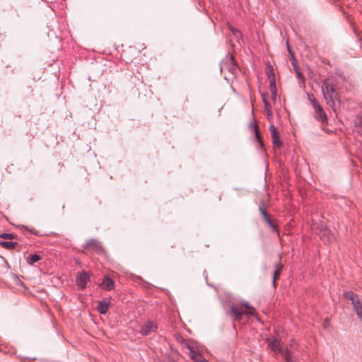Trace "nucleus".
Listing matches in <instances>:
<instances>
[{
	"label": "nucleus",
	"mask_w": 362,
	"mask_h": 362,
	"mask_svg": "<svg viewBox=\"0 0 362 362\" xmlns=\"http://www.w3.org/2000/svg\"><path fill=\"white\" fill-rule=\"evenodd\" d=\"M323 97L327 104L333 107L335 105L334 100L340 101L339 95L336 90L334 86L329 83L328 80H325L322 86Z\"/></svg>",
	"instance_id": "f257e3e1"
},
{
	"label": "nucleus",
	"mask_w": 362,
	"mask_h": 362,
	"mask_svg": "<svg viewBox=\"0 0 362 362\" xmlns=\"http://www.w3.org/2000/svg\"><path fill=\"white\" fill-rule=\"evenodd\" d=\"M255 308L248 303H242L240 307L232 305L230 308L231 317L235 320H240L243 315H254Z\"/></svg>",
	"instance_id": "f03ea898"
},
{
	"label": "nucleus",
	"mask_w": 362,
	"mask_h": 362,
	"mask_svg": "<svg viewBox=\"0 0 362 362\" xmlns=\"http://www.w3.org/2000/svg\"><path fill=\"white\" fill-rule=\"evenodd\" d=\"M267 341L270 349L276 354H281L286 362H294L291 352L287 349L286 350L281 349L280 341L279 339H273L270 340L269 339H267Z\"/></svg>",
	"instance_id": "7ed1b4c3"
},
{
	"label": "nucleus",
	"mask_w": 362,
	"mask_h": 362,
	"mask_svg": "<svg viewBox=\"0 0 362 362\" xmlns=\"http://www.w3.org/2000/svg\"><path fill=\"white\" fill-rule=\"evenodd\" d=\"M315 233L325 241L331 243L335 240V236L332 233L323 223L317 226Z\"/></svg>",
	"instance_id": "20e7f679"
},
{
	"label": "nucleus",
	"mask_w": 362,
	"mask_h": 362,
	"mask_svg": "<svg viewBox=\"0 0 362 362\" xmlns=\"http://www.w3.org/2000/svg\"><path fill=\"white\" fill-rule=\"evenodd\" d=\"M84 248L89 252L100 254L103 252V248L101 243L95 239H91L86 241Z\"/></svg>",
	"instance_id": "39448f33"
},
{
	"label": "nucleus",
	"mask_w": 362,
	"mask_h": 362,
	"mask_svg": "<svg viewBox=\"0 0 362 362\" xmlns=\"http://www.w3.org/2000/svg\"><path fill=\"white\" fill-rule=\"evenodd\" d=\"M157 329V325L151 321L146 322L141 327L140 331L142 335H148L152 332H155Z\"/></svg>",
	"instance_id": "423d86ee"
},
{
	"label": "nucleus",
	"mask_w": 362,
	"mask_h": 362,
	"mask_svg": "<svg viewBox=\"0 0 362 362\" xmlns=\"http://www.w3.org/2000/svg\"><path fill=\"white\" fill-rule=\"evenodd\" d=\"M269 129L272 134V142L274 145H275L277 147H280L282 144L278 131L273 124L270 125Z\"/></svg>",
	"instance_id": "0eeeda50"
},
{
	"label": "nucleus",
	"mask_w": 362,
	"mask_h": 362,
	"mask_svg": "<svg viewBox=\"0 0 362 362\" xmlns=\"http://www.w3.org/2000/svg\"><path fill=\"white\" fill-rule=\"evenodd\" d=\"M88 279V274L86 272H83L78 276L76 279V284L79 287L83 288H85Z\"/></svg>",
	"instance_id": "6e6552de"
},
{
	"label": "nucleus",
	"mask_w": 362,
	"mask_h": 362,
	"mask_svg": "<svg viewBox=\"0 0 362 362\" xmlns=\"http://www.w3.org/2000/svg\"><path fill=\"white\" fill-rule=\"evenodd\" d=\"M100 286L105 290L111 291L115 287V282L112 279L105 277L100 283Z\"/></svg>",
	"instance_id": "1a4fd4ad"
},
{
	"label": "nucleus",
	"mask_w": 362,
	"mask_h": 362,
	"mask_svg": "<svg viewBox=\"0 0 362 362\" xmlns=\"http://www.w3.org/2000/svg\"><path fill=\"white\" fill-rule=\"evenodd\" d=\"M110 300L104 299L102 301H100L98 305V310L100 314H105L109 308Z\"/></svg>",
	"instance_id": "9d476101"
},
{
	"label": "nucleus",
	"mask_w": 362,
	"mask_h": 362,
	"mask_svg": "<svg viewBox=\"0 0 362 362\" xmlns=\"http://www.w3.org/2000/svg\"><path fill=\"white\" fill-rule=\"evenodd\" d=\"M187 347L189 349L190 358L194 361V362H208L207 360L201 358L199 355L195 351H194L189 345H188Z\"/></svg>",
	"instance_id": "9b49d317"
},
{
	"label": "nucleus",
	"mask_w": 362,
	"mask_h": 362,
	"mask_svg": "<svg viewBox=\"0 0 362 362\" xmlns=\"http://www.w3.org/2000/svg\"><path fill=\"white\" fill-rule=\"evenodd\" d=\"M315 113L316 117L319 121L323 124H327V117L322 107L320 108V110H316Z\"/></svg>",
	"instance_id": "f8f14e48"
},
{
	"label": "nucleus",
	"mask_w": 362,
	"mask_h": 362,
	"mask_svg": "<svg viewBox=\"0 0 362 362\" xmlns=\"http://www.w3.org/2000/svg\"><path fill=\"white\" fill-rule=\"evenodd\" d=\"M283 267L284 266L281 263H278L275 265V271L273 276V284L274 286H276V281L278 280Z\"/></svg>",
	"instance_id": "ddd939ff"
},
{
	"label": "nucleus",
	"mask_w": 362,
	"mask_h": 362,
	"mask_svg": "<svg viewBox=\"0 0 362 362\" xmlns=\"http://www.w3.org/2000/svg\"><path fill=\"white\" fill-rule=\"evenodd\" d=\"M308 99L310 101L313 108L315 109V111L320 110V108L322 107L317 102V100L315 98L314 95L312 94V93L308 94Z\"/></svg>",
	"instance_id": "4468645a"
},
{
	"label": "nucleus",
	"mask_w": 362,
	"mask_h": 362,
	"mask_svg": "<svg viewBox=\"0 0 362 362\" xmlns=\"http://www.w3.org/2000/svg\"><path fill=\"white\" fill-rule=\"evenodd\" d=\"M344 297L346 299L351 300L353 305L354 304L355 302H358L360 300L358 296L351 291L344 293Z\"/></svg>",
	"instance_id": "2eb2a0df"
},
{
	"label": "nucleus",
	"mask_w": 362,
	"mask_h": 362,
	"mask_svg": "<svg viewBox=\"0 0 362 362\" xmlns=\"http://www.w3.org/2000/svg\"><path fill=\"white\" fill-rule=\"evenodd\" d=\"M353 307L358 317L362 320V304L361 301L355 302Z\"/></svg>",
	"instance_id": "dca6fc26"
},
{
	"label": "nucleus",
	"mask_w": 362,
	"mask_h": 362,
	"mask_svg": "<svg viewBox=\"0 0 362 362\" xmlns=\"http://www.w3.org/2000/svg\"><path fill=\"white\" fill-rule=\"evenodd\" d=\"M17 245L16 242L0 241V245L5 249L11 250Z\"/></svg>",
	"instance_id": "f3484780"
},
{
	"label": "nucleus",
	"mask_w": 362,
	"mask_h": 362,
	"mask_svg": "<svg viewBox=\"0 0 362 362\" xmlns=\"http://www.w3.org/2000/svg\"><path fill=\"white\" fill-rule=\"evenodd\" d=\"M41 259V257L40 255H31L30 256L28 257L27 258V263L29 264H33L34 263L38 262L39 260Z\"/></svg>",
	"instance_id": "a211bd4d"
},
{
	"label": "nucleus",
	"mask_w": 362,
	"mask_h": 362,
	"mask_svg": "<svg viewBox=\"0 0 362 362\" xmlns=\"http://www.w3.org/2000/svg\"><path fill=\"white\" fill-rule=\"evenodd\" d=\"M266 72L269 80H271L272 78H275L273 68L271 65H267Z\"/></svg>",
	"instance_id": "6ab92c4d"
},
{
	"label": "nucleus",
	"mask_w": 362,
	"mask_h": 362,
	"mask_svg": "<svg viewBox=\"0 0 362 362\" xmlns=\"http://www.w3.org/2000/svg\"><path fill=\"white\" fill-rule=\"evenodd\" d=\"M250 128L252 131H254L255 132V136L256 138L257 139L259 143H261V139H260V134H259V132L258 131V127L257 126V124H250Z\"/></svg>",
	"instance_id": "aec40b11"
},
{
	"label": "nucleus",
	"mask_w": 362,
	"mask_h": 362,
	"mask_svg": "<svg viewBox=\"0 0 362 362\" xmlns=\"http://www.w3.org/2000/svg\"><path fill=\"white\" fill-rule=\"evenodd\" d=\"M0 238L4 239L12 240L14 239L15 235L13 233H2L0 235Z\"/></svg>",
	"instance_id": "412c9836"
},
{
	"label": "nucleus",
	"mask_w": 362,
	"mask_h": 362,
	"mask_svg": "<svg viewBox=\"0 0 362 362\" xmlns=\"http://www.w3.org/2000/svg\"><path fill=\"white\" fill-rule=\"evenodd\" d=\"M262 99H263V103H264V110L266 111L267 110L272 109V106L269 104V103L267 101V100L266 99L265 96L263 95Z\"/></svg>",
	"instance_id": "4be33fe9"
},
{
	"label": "nucleus",
	"mask_w": 362,
	"mask_h": 362,
	"mask_svg": "<svg viewBox=\"0 0 362 362\" xmlns=\"http://www.w3.org/2000/svg\"><path fill=\"white\" fill-rule=\"evenodd\" d=\"M259 212L263 216H266L268 214L266 211L265 206L264 204H262L259 207Z\"/></svg>",
	"instance_id": "5701e85b"
},
{
	"label": "nucleus",
	"mask_w": 362,
	"mask_h": 362,
	"mask_svg": "<svg viewBox=\"0 0 362 362\" xmlns=\"http://www.w3.org/2000/svg\"><path fill=\"white\" fill-rule=\"evenodd\" d=\"M268 226L273 229L275 232H277V224L274 223L272 220L269 221L267 223Z\"/></svg>",
	"instance_id": "b1692460"
},
{
	"label": "nucleus",
	"mask_w": 362,
	"mask_h": 362,
	"mask_svg": "<svg viewBox=\"0 0 362 362\" xmlns=\"http://www.w3.org/2000/svg\"><path fill=\"white\" fill-rule=\"evenodd\" d=\"M271 90H276L275 78L269 80Z\"/></svg>",
	"instance_id": "393cba45"
},
{
	"label": "nucleus",
	"mask_w": 362,
	"mask_h": 362,
	"mask_svg": "<svg viewBox=\"0 0 362 362\" xmlns=\"http://www.w3.org/2000/svg\"><path fill=\"white\" fill-rule=\"evenodd\" d=\"M265 112H266V115H267V119H268L269 121L272 120V119H273V115H272V109L267 110H266Z\"/></svg>",
	"instance_id": "a878e982"
},
{
	"label": "nucleus",
	"mask_w": 362,
	"mask_h": 362,
	"mask_svg": "<svg viewBox=\"0 0 362 362\" xmlns=\"http://www.w3.org/2000/svg\"><path fill=\"white\" fill-rule=\"evenodd\" d=\"M272 94L273 100H275L276 96V90H272Z\"/></svg>",
	"instance_id": "bb28decb"
},
{
	"label": "nucleus",
	"mask_w": 362,
	"mask_h": 362,
	"mask_svg": "<svg viewBox=\"0 0 362 362\" xmlns=\"http://www.w3.org/2000/svg\"><path fill=\"white\" fill-rule=\"evenodd\" d=\"M263 218L266 223L271 220L268 214L266 216H263Z\"/></svg>",
	"instance_id": "cd10ccee"
},
{
	"label": "nucleus",
	"mask_w": 362,
	"mask_h": 362,
	"mask_svg": "<svg viewBox=\"0 0 362 362\" xmlns=\"http://www.w3.org/2000/svg\"><path fill=\"white\" fill-rule=\"evenodd\" d=\"M231 30L233 32V33H234L235 35H236V33H238V30H234V29H233V30L231 29Z\"/></svg>",
	"instance_id": "c85d7f7f"
},
{
	"label": "nucleus",
	"mask_w": 362,
	"mask_h": 362,
	"mask_svg": "<svg viewBox=\"0 0 362 362\" xmlns=\"http://www.w3.org/2000/svg\"><path fill=\"white\" fill-rule=\"evenodd\" d=\"M297 69H299L298 67H297ZM297 73H298V75L299 77H301V74H300V72L298 71V70H297Z\"/></svg>",
	"instance_id": "c756f323"
},
{
	"label": "nucleus",
	"mask_w": 362,
	"mask_h": 362,
	"mask_svg": "<svg viewBox=\"0 0 362 362\" xmlns=\"http://www.w3.org/2000/svg\"><path fill=\"white\" fill-rule=\"evenodd\" d=\"M288 52L291 54V51L289 48H288Z\"/></svg>",
	"instance_id": "7c9ffc66"
}]
</instances>
